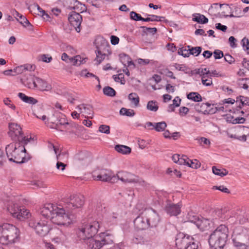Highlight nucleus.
Returning a JSON list of instances; mask_svg holds the SVG:
<instances>
[{
	"instance_id": "f257e3e1",
	"label": "nucleus",
	"mask_w": 249,
	"mask_h": 249,
	"mask_svg": "<svg viewBox=\"0 0 249 249\" xmlns=\"http://www.w3.org/2000/svg\"><path fill=\"white\" fill-rule=\"evenodd\" d=\"M20 142H13L6 145L5 151L7 157L10 161L17 163H23L28 161L25 157V145Z\"/></svg>"
},
{
	"instance_id": "f03ea898",
	"label": "nucleus",
	"mask_w": 249,
	"mask_h": 249,
	"mask_svg": "<svg viewBox=\"0 0 249 249\" xmlns=\"http://www.w3.org/2000/svg\"><path fill=\"white\" fill-rule=\"evenodd\" d=\"M229 230L225 225L219 226L210 235L209 243L212 249H222L225 246Z\"/></svg>"
},
{
	"instance_id": "7ed1b4c3",
	"label": "nucleus",
	"mask_w": 249,
	"mask_h": 249,
	"mask_svg": "<svg viewBox=\"0 0 249 249\" xmlns=\"http://www.w3.org/2000/svg\"><path fill=\"white\" fill-rule=\"evenodd\" d=\"M93 220L92 216L84 220L82 226L78 228L77 234L80 240H84L90 249H93Z\"/></svg>"
},
{
	"instance_id": "20e7f679",
	"label": "nucleus",
	"mask_w": 249,
	"mask_h": 249,
	"mask_svg": "<svg viewBox=\"0 0 249 249\" xmlns=\"http://www.w3.org/2000/svg\"><path fill=\"white\" fill-rule=\"evenodd\" d=\"M19 236V230L13 225H0V243L3 245L14 243Z\"/></svg>"
},
{
	"instance_id": "39448f33",
	"label": "nucleus",
	"mask_w": 249,
	"mask_h": 249,
	"mask_svg": "<svg viewBox=\"0 0 249 249\" xmlns=\"http://www.w3.org/2000/svg\"><path fill=\"white\" fill-rule=\"evenodd\" d=\"M74 213L65 208H60L56 206L51 217V221L58 225L68 226L74 219Z\"/></svg>"
},
{
	"instance_id": "423d86ee",
	"label": "nucleus",
	"mask_w": 249,
	"mask_h": 249,
	"mask_svg": "<svg viewBox=\"0 0 249 249\" xmlns=\"http://www.w3.org/2000/svg\"><path fill=\"white\" fill-rule=\"evenodd\" d=\"M8 135L13 142H20L22 144H28L32 140L31 137L28 138L24 136L21 126L17 123L9 124Z\"/></svg>"
},
{
	"instance_id": "0eeeda50",
	"label": "nucleus",
	"mask_w": 249,
	"mask_h": 249,
	"mask_svg": "<svg viewBox=\"0 0 249 249\" xmlns=\"http://www.w3.org/2000/svg\"><path fill=\"white\" fill-rule=\"evenodd\" d=\"M176 245L179 249H197L198 242L192 236L179 232L177 235Z\"/></svg>"
},
{
	"instance_id": "6e6552de",
	"label": "nucleus",
	"mask_w": 249,
	"mask_h": 249,
	"mask_svg": "<svg viewBox=\"0 0 249 249\" xmlns=\"http://www.w3.org/2000/svg\"><path fill=\"white\" fill-rule=\"evenodd\" d=\"M48 223L47 219H31L29 222V226L34 229L37 234L44 236L50 231V227Z\"/></svg>"
},
{
	"instance_id": "1a4fd4ad",
	"label": "nucleus",
	"mask_w": 249,
	"mask_h": 249,
	"mask_svg": "<svg viewBox=\"0 0 249 249\" xmlns=\"http://www.w3.org/2000/svg\"><path fill=\"white\" fill-rule=\"evenodd\" d=\"M232 242L237 249H249V234L243 231L232 236Z\"/></svg>"
},
{
	"instance_id": "9d476101",
	"label": "nucleus",
	"mask_w": 249,
	"mask_h": 249,
	"mask_svg": "<svg viewBox=\"0 0 249 249\" xmlns=\"http://www.w3.org/2000/svg\"><path fill=\"white\" fill-rule=\"evenodd\" d=\"M66 208L70 211L73 212L75 209L81 208L84 204V197L81 195H73L65 200Z\"/></svg>"
},
{
	"instance_id": "9b49d317",
	"label": "nucleus",
	"mask_w": 249,
	"mask_h": 249,
	"mask_svg": "<svg viewBox=\"0 0 249 249\" xmlns=\"http://www.w3.org/2000/svg\"><path fill=\"white\" fill-rule=\"evenodd\" d=\"M48 120H50L55 125L54 127L58 130L68 129V127L71 125L66 120L65 116L58 112H54L50 118H48Z\"/></svg>"
},
{
	"instance_id": "f8f14e48",
	"label": "nucleus",
	"mask_w": 249,
	"mask_h": 249,
	"mask_svg": "<svg viewBox=\"0 0 249 249\" xmlns=\"http://www.w3.org/2000/svg\"><path fill=\"white\" fill-rule=\"evenodd\" d=\"M146 217L147 222L149 227H156L160 222L159 215L154 210L152 209H146L144 210Z\"/></svg>"
},
{
	"instance_id": "ddd939ff",
	"label": "nucleus",
	"mask_w": 249,
	"mask_h": 249,
	"mask_svg": "<svg viewBox=\"0 0 249 249\" xmlns=\"http://www.w3.org/2000/svg\"><path fill=\"white\" fill-rule=\"evenodd\" d=\"M94 249H100L104 245L113 243V240L109 238V236H105V233L102 231L99 235H94Z\"/></svg>"
},
{
	"instance_id": "4468645a",
	"label": "nucleus",
	"mask_w": 249,
	"mask_h": 249,
	"mask_svg": "<svg viewBox=\"0 0 249 249\" xmlns=\"http://www.w3.org/2000/svg\"><path fill=\"white\" fill-rule=\"evenodd\" d=\"M68 20L77 32H80L82 17L80 14L75 11L71 12L69 15Z\"/></svg>"
},
{
	"instance_id": "2eb2a0df",
	"label": "nucleus",
	"mask_w": 249,
	"mask_h": 249,
	"mask_svg": "<svg viewBox=\"0 0 249 249\" xmlns=\"http://www.w3.org/2000/svg\"><path fill=\"white\" fill-rule=\"evenodd\" d=\"M144 214L145 213L143 210L134 220V226L138 230H144L149 227Z\"/></svg>"
},
{
	"instance_id": "dca6fc26",
	"label": "nucleus",
	"mask_w": 249,
	"mask_h": 249,
	"mask_svg": "<svg viewBox=\"0 0 249 249\" xmlns=\"http://www.w3.org/2000/svg\"><path fill=\"white\" fill-rule=\"evenodd\" d=\"M116 178L124 182L135 183L139 181L138 177L135 175L127 172H119L116 176Z\"/></svg>"
},
{
	"instance_id": "f3484780",
	"label": "nucleus",
	"mask_w": 249,
	"mask_h": 249,
	"mask_svg": "<svg viewBox=\"0 0 249 249\" xmlns=\"http://www.w3.org/2000/svg\"><path fill=\"white\" fill-rule=\"evenodd\" d=\"M61 59L63 61H64L67 63H70L74 66H79L82 64L86 63L87 58H82L81 56L79 55H77L74 57H69L66 53H64L62 54Z\"/></svg>"
},
{
	"instance_id": "a211bd4d",
	"label": "nucleus",
	"mask_w": 249,
	"mask_h": 249,
	"mask_svg": "<svg viewBox=\"0 0 249 249\" xmlns=\"http://www.w3.org/2000/svg\"><path fill=\"white\" fill-rule=\"evenodd\" d=\"M105 208L106 207L104 206V204H102L101 202L97 203L96 212L99 217L94 221V229H97V231H99V229L101 228L103 225V222L101 221L100 220L101 219V217H103V213L105 211Z\"/></svg>"
},
{
	"instance_id": "6ab92c4d",
	"label": "nucleus",
	"mask_w": 249,
	"mask_h": 249,
	"mask_svg": "<svg viewBox=\"0 0 249 249\" xmlns=\"http://www.w3.org/2000/svg\"><path fill=\"white\" fill-rule=\"evenodd\" d=\"M116 179L115 176H112L110 172L106 169L101 170L100 174L97 175L96 177L94 176V180H100L104 182L111 181L112 182L115 181Z\"/></svg>"
},
{
	"instance_id": "aec40b11",
	"label": "nucleus",
	"mask_w": 249,
	"mask_h": 249,
	"mask_svg": "<svg viewBox=\"0 0 249 249\" xmlns=\"http://www.w3.org/2000/svg\"><path fill=\"white\" fill-rule=\"evenodd\" d=\"M55 207H56V206L53 204H46L40 208V213L46 218L45 219L48 218H50L51 219Z\"/></svg>"
},
{
	"instance_id": "412c9836",
	"label": "nucleus",
	"mask_w": 249,
	"mask_h": 249,
	"mask_svg": "<svg viewBox=\"0 0 249 249\" xmlns=\"http://www.w3.org/2000/svg\"><path fill=\"white\" fill-rule=\"evenodd\" d=\"M37 77L32 74L30 72H28L25 74L22 78L21 80L23 84L29 89H34V86L35 82V79Z\"/></svg>"
},
{
	"instance_id": "4be33fe9",
	"label": "nucleus",
	"mask_w": 249,
	"mask_h": 249,
	"mask_svg": "<svg viewBox=\"0 0 249 249\" xmlns=\"http://www.w3.org/2000/svg\"><path fill=\"white\" fill-rule=\"evenodd\" d=\"M94 45L97 50L109 49L110 46L107 41L102 36H98L94 39Z\"/></svg>"
},
{
	"instance_id": "5701e85b",
	"label": "nucleus",
	"mask_w": 249,
	"mask_h": 249,
	"mask_svg": "<svg viewBox=\"0 0 249 249\" xmlns=\"http://www.w3.org/2000/svg\"><path fill=\"white\" fill-rule=\"evenodd\" d=\"M96 57L94 59L97 62V64H100L106 57L108 59V55L111 54L110 49L107 50H98L95 51Z\"/></svg>"
},
{
	"instance_id": "b1692460",
	"label": "nucleus",
	"mask_w": 249,
	"mask_h": 249,
	"mask_svg": "<svg viewBox=\"0 0 249 249\" xmlns=\"http://www.w3.org/2000/svg\"><path fill=\"white\" fill-rule=\"evenodd\" d=\"M38 89L40 90H49L52 89L51 86L43 79L36 77L34 86V89Z\"/></svg>"
},
{
	"instance_id": "393cba45",
	"label": "nucleus",
	"mask_w": 249,
	"mask_h": 249,
	"mask_svg": "<svg viewBox=\"0 0 249 249\" xmlns=\"http://www.w3.org/2000/svg\"><path fill=\"white\" fill-rule=\"evenodd\" d=\"M165 210L170 215H177L180 213V208L178 204L174 203H167Z\"/></svg>"
},
{
	"instance_id": "a878e982",
	"label": "nucleus",
	"mask_w": 249,
	"mask_h": 249,
	"mask_svg": "<svg viewBox=\"0 0 249 249\" xmlns=\"http://www.w3.org/2000/svg\"><path fill=\"white\" fill-rule=\"evenodd\" d=\"M194 222L196 226L202 231L207 230L210 227V221L207 219L197 218Z\"/></svg>"
},
{
	"instance_id": "bb28decb",
	"label": "nucleus",
	"mask_w": 249,
	"mask_h": 249,
	"mask_svg": "<svg viewBox=\"0 0 249 249\" xmlns=\"http://www.w3.org/2000/svg\"><path fill=\"white\" fill-rule=\"evenodd\" d=\"M21 207L18 204L12 202L7 207V211L16 217L19 216V212L20 210Z\"/></svg>"
},
{
	"instance_id": "cd10ccee",
	"label": "nucleus",
	"mask_w": 249,
	"mask_h": 249,
	"mask_svg": "<svg viewBox=\"0 0 249 249\" xmlns=\"http://www.w3.org/2000/svg\"><path fill=\"white\" fill-rule=\"evenodd\" d=\"M119 57L120 61L125 67H131L132 66L133 68L135 67V64L132 62L129 55L123 53L120 54Z\"/></svg>"
},
{
	"instance_id": "c85d7f7f",
	"label": "nucleus",
	"mask_w": 249,
	"mask_h": 249,
	"mask_svg": "<svg viewBox=\"0 0 249 249\" xmlns=\"http://www.w3.org/2000/svg\"><path fill=\"white\" fill-rule=\"evenodd\" d=\"M18 97L23 102L29 104L35 105L38 102V101L32 97L26 96L25 94L19 92L18 93Z\"/></svg>"
},
{
	"instance_id": "c756f323",
	"label": "nucleus",
	"mask_w": 249,
	"mask_h": 249,
	"mask_svg": "<svg viewBox=\"0 0 249 249\" xmlns=\"http://www.w3.org/2000/svg\"><path fill=\"white\" fill-rule=\"evenodd\" d=\"M193 20L198 23L205 24L208 22V18L203 15L196 13L193 14Z\"/></svg>"
},
{
	"instance_id": "7c9ffc66",
	"label": "nucleus",
	"mask_w": 249,
	"mask_h": 249,
	"mask_svg": "<svg viewBox=\"0 0 249 249\" xmlns=\"http://www.w3.org/2000/svg\"><path fill=\"white\" fill-rule=\"evenodd\" d=\"M115 149L117 152L124 155L129 154L131 152V149L130 147L124 145H116L115 146Z\"/></svg>"
},
{
	"instance_id": "2f4dec72",
	"label": "nucleus",
	"mask_w": 249,
	"mask_h": 249,
	"mask_svg": "<svg viewBox=\"0 0 249 249\" xmlns=\"http://www.w3.org/2000/svg\"><path fill=\"white\" fill-rule=\"evenodd\" d=\"M211 107V105L209 103H202L201 105L197 104L195 106V109L198 112H202L206 114L208 112V108Z\"/></svg>"
},
{
	"instance_id": "473e14b6",
	"label": "nucleus",
	"mask_w": 249,
	"mask_h": 249,
	"mask_svg": "<svg viewBox=\"0 0 249 249\" xmlns=\"http://www.w3.org/2000/svg\"><path fill=\"white\" fill-rule=\"evenodd\" d=\"M51 234H56L55 238L59 239L60 240H64L65 239V235L62 233L61 230H59L57 228H50V231H49Z\"/></svg>"
},
{
	"instance_id": "72a5a7b5",
	"label": "nucleus",
	"mask_w": 249,
	"mask_h": 249,
	"mask_svg": "<svg viewBox=\"0 0 249 249\" xmlns=\"http://www.w3.org/2000/svg\"><path fill=\"white\" fill-rule=\"evenodd\" d=\"M187 97L188 99L191 100L196 102H198L202 101L201 96L198 92H190L187 94Z\"/></svg>"
},
{
	"instance_id": "f704fd0d",
	"label": "nucleus",
	"mask_w": 249,
	"mask_h": 249,
	"mask_svg": "<svg viewBox=\"0 0 249 249\" xmlns=\"http://www.w3.org/2000/svg\"><path fill=\"white\" fill-rule=\"evenodd\" d=\"M146 108L151 111L156 112L159 109L157 102L153 100L148 101L147 104Z\"/></svg>"
},
{
	"instance_id": "c9c22d12",
	"label": "nucleus",
	"mask_w": 249,
	"mask_h": 249,
	"mask_svg": "<svg viewBox=\"0 0 249 249\" xmlns=\"http://www.w3.org/2000/svg\"><path fill=\"white\" fill-rule=\"evenodd\" d=\"M120 114L123 116L132 117L134 116L135 113L133 109L122 107L120 110Z\"/></svg>"
},
{
	"instance_id": "e433bc0d",
	"label": "nucleus",
	"mask_w": 249,
	"mask_h": 249,
	"mask_svg": "<svg viewBox=\"0 0 249 249\" xmlns=\"http://www.w3.org/2000/svg\"><path fill=\"white\" fill-rule=\"evenodd\" d=\"M103 93L105 95L109 97H114L116 95L115 90L109 86H107L104 88Z\"/></svg>"
},
{
	"instance_id": "4c0bfd02",
	"label": "nucleus",
	"mask_w": 249,
	"mask_h": 249,
	"mask_svg": "<svg viewBox=\"0 0 249 249\" xmlns=\"http://www.w3.org/2000/svg\"><path fill=\"white\" fill-rule=\"evenodd\" d=\"M128 99L134 104L136 107H138L139 105V97L136 93H131L128 95Z\"/></svg>"
},
{
	"instance_id": "58836bf2",
	"label": "nucleus",
	"mask_w": 249,
	"mask_h": 249,
	"mask_svg": "<svg viewBox=\"0 0 249 249\" xmlns=\"http://www.w3.org/2000/svg\"><path fill=\"white\" fill-rule=\"evenodd\" d=\"M212 170L214 174L219 176L220 177H223L228 174V172L226 169H219L215 166L213 167Z\"/></svg>"
},
{
	"instance_id": "ea45409f",
	"label": "nucleus",
	"mask_w": 249,
	"mask_h": 249,
	"mask_svg": "<svg viewBox=\"0 0 249 249\" xmlns=\"http://www.w3.org/2000/svg\"><path fill=\"white\" fill-rule=\"evenodd\" d=\"M167 126V124L165 122L155 123L154 129L158 132L163 131Z\"/></svg>"
},
{
	"instance_id": "a19ab883",
	"label": "nucleus",
	"mask_w": 249,
	"mask_h": 249,
	"mask_svg": "<svg viewBox=\"0 0 249 249\" xmlns=\"http://www.w3.org/2000/svg\"><path fill=\"white\" fill-rule=\"evenodd\" d=\"M19 18L20 19V20H19L18 21L21 25H22V26L24 27H29V30L32 29V25L30 23L26 17L22 15L20 16Z\"/></svg>"
},
{
	"instance_id": "79ce46f5",
	"label": "nucleus",
	"mask_w": 249,
	"mask_h": 249,
	"mask_svg": "<svg viewBox=\"0 0 249 249\" xmlns=\"http://www.w3.org/2000/svg\"><path fill=\"white\" fill-rule=\"evenodd\" d=\"M189 50V53L190 55H193L195 56H198L201 52L202 47H192Z\"/></svg>"
},
{
	"instance_id": "37998d69",
	"label": "nucleus",
	"mask_w": 249,
	"mask_h": 249,
	"mask_svg": "<svg viewBox=\"0 0 249 249\" xmlns=\"http://www.w3.org/2000/svg\"><path fill=\"white\" fill-rule=\"evenodd\" d=\"M38 59L45 63H49L52 60L53 58L50 54H43L39 56Z\"/></svg>"
},
{
	"instance_id": "c03bdc74",
	"label": "nucleus",
	"mask_w": 249,
	"mask_h": 249,
	"mask_svg": "<svg viewBox=\"0 0 249 249\" xmlns=\"http://www.w3.org/2000/svg\"><path fill=\"white\" fill-rule=\"evenodd\" d=\"M113 78L115 82H120L123 85L125 84V81L124 80V75L122 73H120L118 75H113Z\"/></svg>"
},
{
	"instance_id": "a18cd8bd",
	"label": "nucleus",
	"mask_w": 249,
	"mask_h": 249,
	"mask_svg": "<svg viewBox=\"0 0 249 249\" xmlns=\"http://www.w3.org/2000/svg\"><path fill=\"white\" fill-rule=\"evenodd\" d=\"M238 98H240V102L241 103V105L238 107L239 109H241L244 105H249V98L248 97L240 95L238 96Z\"/></svg>"
},
{
	"instance_id": "49530a36",
	"label": "nucleus",
	"mask_w": 249,
	"mask_h": 249,
	"mask_svg": "<svg viewBox=\"0 0 249 249\" xmlns=\"http://www.w3.org/2000/svg\"><path fill=\"white\" fill-rule=\"evenodd\" d=\"M141 28L143 29L142 32L143 34H147V33H151L152 35H154L157 32V28L155 27L150 28L145 26H142Z\"/></svg>"
},
{
	"instance_id": "de8ad7c7",
	"label": "nucleus",
	"mask_w": 249,
	"mask_h": 249,
	"mask_svg": "<svg viewBox=\"0 0 249 249\" xmlns=\"http://www.w3.org/2000/svg\"><path fill=\"white\" fill-rule=\"evenodd\" d=\"M178 53L184 57H189L190 55L189 49H187L186 47L179 48L178 50Z\"/></svg>"
},
{
	"instance_id": "09e8293b",
	"label": "nucleus",
	"mask_w": 249,
	"mask_h": 249,
	"mask_svg": "<svg viewBox=\"0 0 249 249\" xmlns=\"http://www.w3.org/2000/svg\"><path fill=\"white\" fill-rule=\"evenodd\" d=\"M35 69V66L34 65H31L29 64L25 65L24 66H21L19 67H18L16 69L17 71L22 70V71L23 70L27 71H31L32 70H34Z\"/></svg>"
},
{
	"instance_id": "8fccbe9b",
	"label": "nucleus",
	"mask_w": 249,
	"mask_h": 249,
	"mask_svg": "<svg viewBox=\"0 0 249 249\" xmlns=\"http://www.w3.org/2000/svg\"><path fill=\"white\" fill-rule=\"evenodd\" d=\"M130 18L135 21L142 20V17L135 12L132 11L130 13Z\"/></svg>"
},
{
	"instance_id": "3c124183",
	"label": "nucleus",
	"mask_w": 249,
	"mask_h": 249,
	"mask_svg": "<svg viewBox=\"0 0 249 249\" xmlns=\"http://www.w3.org/2000/svg\"><path fill=\"white\" fill-rule=\"evenodd\" d=\"M190 161V159H189L186 156L183 155L182 157L179 158V160L178 161V164L179 165H189V162Z\"/></svg>"
},
{
	"instance_id": "603ef678",
	"label": "nucleus",
	"mask_w": 249,
	"mask_h": 249,
	"mask_svg": "<svg viewBox=\"0 0 249 249\" xmlns=\"http://www.w3.org/2000/svg\"><path fill=\"white\" fill-rule=\"evenodd\" d=\"M19 213V216L17 218L19 220H22V218H25L26 216L28 215V212L27 210L23 207L20 208Z\"/></svg>"
},
{
	"instance_id": "864d4df0",
	"label": "nucleus",
	"mask_w": 249,
	"mask_h": 249,
	"mask_svg": "<svg viewBox=\"0 0 249 249\" xmlns=\"http://www.w3.org/2000/svg\"><path fill=\"white\" fill-rule=\"evenodd\" d=\"M188 166L192 168L197 169L200 166V163L197 160H195L194 161L190 160Z\"/></svg>"
},
{
	"instance_id": "5fc2aeb1",
	"label": "nucleus",
	"mask_w": 249,
	"mask_h": 249,
	"mask_svg": "<svg viewBox=\"0 0 249 249\" xmlns=\"http://www.w3.org/2000/svg\"><path fill=\"white\" fill-rule=\"evenodd\" d=\"M67 1L70 3V5L68 6V9L70 10H75L77 8V4L76 3L79 4V2L77 0H67Z\"/></svg>"
},
{
	"instance_id": "6e6d98bb",
	"label": "nucleus",
	"mask_w": 249,
	"mask_h": 249,
	"mask_svg": "<svg viewBox=\"0 0 249 249\" xmlns=\"http://www.w3.org/2000/svg\"><path fill=\"white\" fill-rule=\"evenodd\" d=\"M68 158V154L65 152H63L56 155L57 160L59 161H65L67 160Z\"/></svg>"
},
{
	"instance_id": "4d7b16f0",
	"label": "nucleus",
	"mask_w": 249,
	"mask_h": 249,
	"mask_svg": "<svg viewBox=\"0 0 249 249\" xmlns=\"http://www.w3.org/2000/svg\"><path fill=\"white\" fill-rule=\"evenodd\" d=\"M99 131L100 132L108 134L110 133V127L108 125L102 124L100 126Z\"/></svg>"
},
{
	"instance_id": "13d9d810",
	"label": "nucleus",
	"mask_w": 249,
	"mask_h": 249,
	"mask_svg": "<svg viewBox=\"0 0 249 249\" xmlns=\"http://www.w3.org/2000/svg\"><path fill=\"white\" fill-rule=\"evenodd\" d=\"M64 96L67 99V100L71 104H74V101L76 100L74 96L71 93L65 92Z\"/></svg>"
},
{
	"instance_id": "bf43d9fd",
	"label": "nucleus",
	"mask_w": 249,
	"mask_h": 249,
	"mask_svg": "<svg viewBox=\"0 0 249 249\" xmlns=\"http://www.w3.org/2000/svg\"><path fill=\"white\" fill-rule=\"evenodd\" d=\"M196 73L199 74L200 76L210 73V71L207 68H201L197 70Z\"/></svg>"
},
{
	"instance_id": "052dcab7",
	"label": "nucleus",
	"mask_w": 249,
	"mask_h": 249,
	"mask_svg": "<svg viewBox=\"0 0 249 249\" xmlns=\"http://www.w3.org/2000/svg\"><path fill=\"white\" fill-rule=\"evenodd\" d=\"M6 157L4 151L0 148V167H1L6 161Z\"/></svg>"
},
{
	"instance_id": "680f3d73",
	"label": "nucleus",
	"mask_w": 249,
	"mask_h": 249,
	"mask_svg": "<svg viewBox=\"0 0 249 249\" xmlns=\"http://www.w3.org/2000/svg\"><path fill=\"white\" fill-rule=\"evenodd\" d=\"M242 46L244 48L246 47V50L247 51V53L249 54V40L246 37H244L241 41Z\"/></svg>"
},
{
	"instance_id": "e2e57ef3",
	"label": "nucleus",
	"mask_w": 249,
	"mask_h": 249,
	"mask_svg": "<svg viewBox=\"0 0 249 249\" xmlns=\"http://www.w3.org/2000/svg\"><path fill=\"white\" fill-rule=\"evenodd\" d=\"M213 188L215 189L216 190H219L223 193H227V194L230 193V191H229V190L223 185H220L219 186H214L213 187Z\"/></svg>"
},
{
	"instance_id": "0e129e2a",
	"label": "nucleus",
	"mask_w": 249,
	"mask_h": 249,
	"mask_svg": "<svg viewBox=\"0 0 249 249\" xmlns=\"http://www.w3.org/2000/svg\"><path fill=\"white\" fill-rule=\"evenodd\" d=\"M213 55L215 59H220L224 56L222 51L219 50H216L213 52Z\"/></svg>"
},
{
	"instance_id": "69168bd1",
	"label": "nucleus",
	"mask_w": 249,
	"mask_h": 249,
	"mask_svg": "<svg viewBox=\"0 0 249 249\" xmlns=\"http://www.w3.org/2000/svg\"><path fill=\"white\" fill-rule=\"evenodd\" d=\"M224 60L230 64H232L234 61V58L229 54H226L224 56Z\"/></svg>"
},
{
	"instance_id": "338daca9",
	"label": "nucleus",
	"mask_w": 249,
	"mask_h": 249,
	"mask_svg": "<svg viewBox=\"0 0 249 249\" xmlns=\"http://www.w3.org/2000/svg\"><path fill=\"white\" fill-rule=\"evenodd\" d=\"M32 185L37 188L44 187L45 186L44 183L41 180H34L32 182Z\"/></svg>"
},
{
	"instance_id": "774afa93",
	"label": "nucleus",
	"mask_w": 249,
	"mask_h": 249,
	"mask_svg": "<svg viewBox=\"0 0 249 249\" xmlns=\"http://www.w3.org/2000/svg\"><path fill=\"white\" fill-rule=\"evenodd\" d=\"M236 39L233 36H231L229 38V41L230 44V46L232 48H235L237 46V44H236Z\"/></svg>"
}]
</instances>
